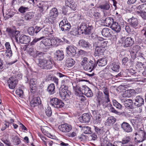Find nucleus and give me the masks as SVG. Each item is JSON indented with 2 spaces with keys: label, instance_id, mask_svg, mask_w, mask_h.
<instances>
[{
  "label": "nucleus",
  "instance_id": "774afa93",
  "mask_svg": "<svg viewBox=\"0 0 146 146\" xmlns=\"http://www.w3.org/2000/svg\"><path fill=\"white\" fill-rule=\"evenodd\" d=\"M42 27H38L36 26L35 28V33L36 34L38 33H40V32L41 31L42 29Z\"/></svg>",
  "mask_w": 146,
  "mask_h": 146
},
{
  "label": "nucleus",
  "instance_id": "680f3d73",
  "mask_svg": "<svg viewBox=\"0 0 146 146\" xmlns=\"http://www.w3.org/2000/svg\"><path fill=\"white\" fill-rule=\"evenodd\" d=\"M20 35V32L18 31H14V35L12 37H15V38H18Z\"/></svg>",
  "mask_w": 146,
  "mask_h": 146
},
{
  "label": "nucleus",
  "instance_id": "bf43d9fd",
  "mask_svg": "<svg viewBox=\"0 0 146 146\" xmlns=\"http://www.w3.org/2000/svg\"><path fill=\"white\" fill-rule=\"evenodd\" d=\"M130 140V137L129 136H128L126 137L125 138H123L122 139V142L123 144H126L129 142Z\"/></svg>",
  "mask_w": 146,
  "mask_h": 146
},
{
  "label": "nucleus",
  "instance_id": "49530a36",
  "mask_svg": "<svg viewBox=\"0 0 146 146\" xmlns=\"http://www.w3.org/2000/svg\"><path fill=\"white\" fill-rule=\"evenodd\" d=\"M113 104L116 108L119 110L121 109L122 106L121 104L115 100H114L112 101Z\"/></svg>",
  "mask_w": 146,
  "mask_h": 146
},
{
  "label": "nucleus",
  "instance_id": "c03bdc74",
  "mask_svg": "<svg viewBox=\"0 0 146 146\" xmlns=\"http://www.w3.org/2000/svg\"><path fill=\"white\" fill-rule=\"evenodd\" d=\"M34 16V14L33 13L28 12L25 15V18L26 20H28L33 17Z\"/></svg>",
  "mask_w": 146,
  "mask_h": 146
},
{
  "label": "nucleus",
  "instance_id": "13d9d810",
  "mask_svg": "<svg viewBox=\"0 0 146 146\" xmlns=\"http://www.w3.org/2000/svg\"><path fill=\"white\" fill-rule=\"evenodd\" d=\"M84 69L86 70L89 71L92 69L90 64L88 63L83 66Z\"/></svg>",
  "mask_w": 146,
  "mask_h": 146
},
{
  "label": "nucleus",
  "instance_id": "ea45409f",
  "mask_svg": "<svg viewBox=\"0 0 146 146\" xmlns=\"http://www.w3.org/2000/svg\"><path fill=\"white\" fill-rule=\"evenodd\" d=\"M82 130L84 133L85 134H90L91 133V128L87 126H84L82 127Z\"/></svg>",
  "mask_w": 146,
  "mask_h": 146
},
{
  "label": "nucleus",
  "instance_id": "b1692460",
  "mask_svg": "<svg viewBox=\"0 0 146 146\" xmlns=\"http://www.w3.org/2000/svg\"><path fill=\"white\" fill-rule=\"evenodd\" d=\"M58 14L57 9L56 8H54L50 11L49 16L52 18H55L57 17Z\"/></svg>",
  "mask_w": 146,
  "mask_h": 146
},
{
  "label": "nucleus",
  "instance_id": "de8ad7c7",
  "mask_svg": "<svg viewBox=\"0 0 146 146\" xmlns=\"http://www.w3.org/2000/svg\"><path fill=\"white\" fill-rule=\"evenodd\" d=\"M28 33L30 35L33 36L35 33V28L33 27H29L27 30Z\"/></svg>",
  "mask_w": 146,
  "mask_h": 146
},
{
  "label": "nucleus",
  "instance_id": "c85d7f7f",
  "mask_svg": "<svg viewBox=\"0 0 146 146\" xmlns=\"http://www.w3.org/2000/svg\"><path fill=\"white\" fill-rule=\"evenodd\" d=\"M87 25L85 23H82L80 26L78 27V30L80 31V33L83 34V32L86 29Z\"/></svg>",
  "mask_w": 146,
  "mask_h": 146
},
{
  "label": "nucleus",
  "instance_id": "09e8293b",
  "mask_svg": "<svg viewBox=\"0 0 146 146\" xmlns=\"http://www.w3.org/2000/svg\"><path fill=\"white\" fill-rule=\"evenodd\" d=\"M136 56L138 57V59L140 60L141 61H144L145 60V58L143 57V54L140 52L136 54Z\"/></svg>",
  "mask_w": 146,
  "mask_h": 146
},
{
  "label": "nucleus",
  "instance_id": "bb28decb",
  "mask_svg": "<svg viewBox=\"0 0 146 146\" xmlns=\"http://www.w3.org/2000/svg\"><path fill=\"white\" fill-rule=\"evenodd\" d=\"M55 86L54 84H50L48 86L47 89V91L50 95L54 94L55 92Z\"/></svg>",
  "mask_w": 146,
  "mask_h": 146
},
{
  "label": "nucleus",
  "instance_id": "393cba45",
  "mask_svg": "<svg viewBox=\"0 0 146 146\" xmlns=\"http://www.w3.org/2000/svg\"><path fill=\"white\" fill-rule=\"evenodd\" d=\"M116 119L113 117H110L108 118L107 119L105 124L106 125L110 126L113 124L115 122Z\"/></svg>",
  "mask_w": 146,
  "mask_h": 146
},
{
  "label": "nucleus",
  "instance_id": "20e7f679",
  "mask_svg": "<svg viewBox=\"0 0 146 146\" xmlns=\"http://www.w3.org/2000/svg\"><path fill=\"white\" fill-rule=\"evenodd\" d=\"M50 102L52 106L57 108H62L64 106V104L62 101L56 98L51 99Z\"/></svg>",
  "mask_w": 146,
  "mask_h": 146
},
{
  "label": "nucleus",
  "instance_id": "8fccbe9b",
  "mask_svg": "<svg viewBox=\"0 0 146 146\" xmlns=\"http://www.w3.org/2000/svg\"><path fill=\"white\" fill-rule=\"evenodd\" d=\"M29 8L23 6H21L19 9V11L21 13H24L26 11H28Z\"/></svg>",
  "mask_w": 146,
  "mask_h": 146
},
{
  "label": "nucleus",
  "instance_id": "dca6fc26",
  "mask_svg": "<svg viewBox=\"0 0 146 146\" xmlns=\"http://www.w3.org/2000/svg\"><path fill=\"white\" fill-rule=\"evenodd\" d=\"M134 43V40L133 38L127 37L124 40L123 46L124 47H127L132 46Z\"/></svg>",
  "mask_w": 146,
  "mask_h": 146
},
{
  "label": "nucleus",
  "instance_id": "58836bf2",
  "mask_svg": "<svg viewBox=\"0 0 146 146\" xmlns=\"http://www.w3.org/2000/svg\"><path fill=\"white\" fill-rule=\"evenodd\" d=\"M93 29V27L92 26H89L86 27V29L83 32V34L85 35H90L92 33V30Z\"/></svg>",
  "mask_w": 146,
  "mask_h": 146
},
{
  "label": "nucleus",
  "instance_id": "4468645a",
  "mask_svg": "<svg viewBox=\"0 0 146 146\" xmlns=\"http://www.w3.org/2000/svg\"><path fill=\"white\" fill-rule=\"evenodd\" d=\"M128 22L129 25L132 27L137 28L139 24L138 19L136 18L132 17L128 19Z\"/></svg>",
  "mask_w": 146,
  "mask_h": 146
},
{
  "label": "nucleus",
  "instance_id": "9b49d317",
  "mask_svg": "<svg viewBox=\"0 0 146 146\" xmlns=\"http://www.w3.org/2000/svg\"><path fill=\"white\" fill-rule=\"evenodd\" d=\"M91 118L89 114L88 113L83 114L79 118V121L82 123H87L90 121Z\"/></svg>",
  "mask_w": 146,
  "mask_h": 146
},
{
  "label": "nucleus",
  "instance_id": "a211bd4d",
  "mask_svg": "<svg viewBox=\"0 0 146 146\" xmlns=\"http://www.w3.org/2000/svg\"><path fill=\"white\" fill-rule=\"evenodd\" d=\"M17 81L15 79L14 77L10 78L7 81L9 88L11 89L15 88L16 84Z\"/></svg>",
  "mask_w": 146,
  "mask_h": 146
},
{
  "label": "nucleus",
  "instance_id": "4d7b16f0",
  "mask_svg": "<svg viewBox=\"0 0 146 146\" xmlns=\"http://www.w3.org/2000/svg\"><path fill=\"white\" fill-rule=\"evenodd\" d=\"M109 142V141H108V138L107 137H105L103 139L102 142L101 143V145L98 146H105Z\"/></svg>",
  "mask_w": 146,
  "mask_h": 146
},
{
  "label": "nucleus",
  "instance_id": "aec40b11",
  "mask_svg": "<svg viewBox=\"0 0 146 146\" xmlns=\"http://www.w3.org/2000/svg\"><path fill=\"white\" fill-rule=\"evenodd\" d=\"M112 31L111 30L108 28H105L102 30V35L105 37H110L111 36Z\"/></svg>",
  "mask_w": 146,
  "mask_h": 146
},
{
  "label": "nucleus",
  "instance_id": "1a4fd4ad",
  "mask_svg": "<svg viewBox=\"0 0 146 146\" xmlns=\"http://www.w3.org/2000/svg\"><path fill=\"white\" fill-rule=\"evenodd\" d=\"M97 42L98 44L99 43V46L102 48L104 49L107 46L108 42L106 39H104L102 37H97L96 40L94 42Z\"/></svg>",
  "mask_w": 146,
  "mask_h": 146
},
{
  "label": "nucleus",
  "instance_id": "2f4dec72",
  "mask_svg": "<svg viewBox=\"0 0 146 146\" xmlns=\"http://www.w3.org/2000/svg\"><path fill=\"white\" fill-rule=\"evenodd\" d=\"M75 61L72 59L70 58H67L66 62V65L68 67L72 66L75 64Z\"/></svg>",
  "mask_w": 146,
  "mask_h": 146
},
{
  "label": "nucleus",
  "instance_id": "79ce46f5",
  "mask_svg": "<svg viewBox=\"0 0 146 146\" xmlns=\"http://www.w3.org/2000/svg\"><path fill=\"white\" fill-rule=\"evenodd\" d=\"M45 55V53L42 52H40L37 51L35 58H38V60L39 61V59L40 58L42 59V58L44 57Z\"/></svg>",
  "mask_w": 146,
  "mask_h": 146
},
{
  "label": "nucleus",
  "instance_id": "3c124183",
  "mask_svg": "<svg viewBox=\"0 0 146 146\" xmlns=\"http://www.w3.org/2000/svg\"><path fill=\"white\" fill-rule=\"evenodd\" d=\"M14 31L13 29L9 28H7L6 30V32L8 33L9 35L12 37L14 35Z\"/></svg>",
  "mask_w": 146,
  "mask_h": 146
},
{
  "label": "nucleus",
  "instance_id": "e433bc0d",
  "mask_svg": "<svg viewBox=\"0 0 146 146\" xmlns=\"http://www.w3.org/2000/svg\"><path fill=\"white\" fill-rule=\"evenodd\" d=\"M107 60L104 58H101L99 59L97 62V64L99 66H105L107 63Z\"/></svg>",
  "mask_w": 146,
  "mask_h": 146
},
{
  "label": "nucleus",
  "instance_id": "f257e3e1",
  "mask_svg": "<svg viewBox=\"0 0 146 146\" xmlns=\"http://www.w3.org/2000/svg\"><path fill=\"white\" fill-rule=\"evenodd\" d=\"M53 61L50 59L46 60L43 58L42 59L40 58L39 59L38 66L41 69H50L53 66Z\"/></svg>",
  "mask_w": 146,
  "mask_h": 146
},
{
  "label": "nucleus",
  "instance_id": "4be33fe9",
  "mask_svg": "<svg viewBox=\"0 0 146 146\" xmlns=\"http://www.w3.org/2000/svg\"><path fill=\"white\" fill-rule=\"evenodd\" d=\"M110 27L111 29L117 33L120 32L121 30V27L118 23L114 22L111 25Z\"/></svg>",
  "mask_w": 146,
  "mask_h": 146
},
{
  "label": "nucleus",
  "instance_id": "f8f14e48",
  "mask_svg": "<svg viewBox=\"0 0 146 146\" xmlns=\"http://www.w3.org/2000/svg\"><path fill=\"white\" fill-rule=\"evenodd\" d=\"M121 128L125 132L130 133L132 131L133 129L131 126L126 122H123L121 125Z\"/></svg>",
  "mask_w": 146,
  "mask_h": 146
},
{
  "label": "nucleus",
  "instance_id": "e2e57ef3",
  "mask_svg": "<svg viewBox=\"0 0 146 146\" xmlns=\"http://www.w3.org/2000/svg\"><path fill=\"white\" fill-rule=\"evenodd\" d=\"M50 44L51 46L52 45H57L58 44H57V41L56 40V38H54L50 40Z\"/></svg>",
  "mask_w": 146,
  "mask_h": 146
},
{
  "label": "nucleus",
  "instance_id": "473e14b6",
  "mask_svg": "<svg viewBox=\"0 0 146 146\" xmlns=\"http://www.w3.org/2000/svg\"><path fill=\"white\" fill-rule=\"evenodd\" d=\"M106 106H103L104 107H108L110 111L115 114H118L119 113L118 112L115 110L112 105L110 103H108V104H106Z\"/></svg>",
  "mask_w": 146,
  "mask_h": 146
},
{
  "label": "nucleus",
  "instance_id": "5fc2aeb1",
  "mask_svg": "<svg viewBox=\"0 0 146 146\" xmlns=\"http://www.w3.org/2000/svg\"><path fill=\"white\" fill-rule=\"evenodd\" d=\"M23 90L21 89H17L16 91L17 94L20 97L23 96Z\"/></svg>",
  "mask_w": 146,
  "mask_h": 146
},
{
  "label": "nucleus",
  "instance_id": "a19ab883",
  "mask_svg": "<svg viewBox=\"0 0 146 146\" xmlns=\"http://www.w3.org/2000/svg\"><path fill=\"white\" fill-rule=\"evenodd\" d=\"M138 135L139 136H141V139L139 140H137V141L138 142H142L145 139H146V133L145 132L142 131L140 133V134H139Z\"/></svg>",
  "mask_w": 146,
  "mask_h": 146
},
{
  "label": "nucleus",
  "instance_id": "39448f33",
  "mask_svg": "<svg viewBox=\"0 0 146 146\" xmlns=\"http://www.w3.org/2000/svg\"><path fill=\"white\" fill-rule=\"evenodd\" d=\"M99 45V43L97 42L93 43V47L95 49L94 53L95 56H98L102 54L104 51L105 49L101 48Z\"/></svg>",
  "mask_w": 146,
  "mask_h": 146
},
{
  "label": "nucleus",
  "instance_id": "37998d69",
  "mask_svg": "<svg viewBox=\"0 0 146 146\" xmlns=\"http://www.w3.org/2000/svg\"><path fill=\"white\" fill-rule=\"evenodd\" d=\"M37 51L35 49L31 48L29 49L28 53L31 56L35 58Z\"/></svg>",
  "mask_w": 146,
  "mask_h": 146
},
{
  "label": "nucleus",
  "instance_id": "412c9836",
  "mask_svg": "<svg viewBox=\"0 0 146 146\" xmlns=\"http://www.w3.org/2000/svg\"><path fill=\"white\" fill-rule=\"evenodd\" d=\"M102 89V90L104 93V96H105V98L108 101H110L109 98V91L108 89L105 85H102L101 86Z\"/></svg>",
  "mask_w": 146,
  "mask_h": 146
},
{
  "label": "nucleus",
  "instance_id": "603ef678",
  "mask_svg": "<svg viewBox=\"0 0 146 146\" xmlns=\"http://www.w3.org/2000/svg\"><path fill=\"white\" fill-rule=\"evenodd\" d=\"M71 34L75 36L81 34L80 33V31L78 30V28L74 29L73 31L71 32Z\"/></svg>",
  "mask_w": 146,
  "mask_h": 146
},
{
  "label": "nucleus",
  "instance_id": "f704fd0d",
  "mask_svg": "<svg viewBox=\"0 0 146 146\" xmlns=\"http://www.w3.org/2000/svg\"><path fill=\"white\" fill-rule=\"evenodd\" d=\"M102 120L101 115L99 113L94 117V122L95 124H99Z\"/></svg>",
  "mask_w": 146,
  "mask_h": 146
},
{
  "label": "nucleus",
  "instance_id": "6e6d98bb",
  "mask_svg": "<svg viewBox=\"0 0 146 146\" xmlns=\"http://www.w3.org/2000/svg\"><path fill=\"white\" fill-rule=\"evenodd\" d=\"M140 47L138 45H135L133 47L132 50H131L134 51L135 52H136L137 54L138 52H139V50Z\"/></svg>",
  "mask_w": 146,
  "mask_h": 146
},
{
  "label": "nucleus",
  "instance_id": "a18cd8bd",
  "mask_svg": "<svg viewBox=\"0 0 146 146\" xmlns=\"http://www.w3.org/2000/svg\"><path fill=\"white\" fill-rule=\"evenodd\" d=\"M136 13L141 16L143 19L146 20V12L144 11H137Z\"/></svg>",
  "mask_w": 146,
  "mask_h": 146
},
{
  "label": "nucleus",
  "instance_id": "0eeeda50",
  "mask_svg": "<svg viewBox=\"0 0 146 146\" xmlns=\"http://www.w3.org/2000/svg\"><path fill=\"white\" fill-rule=\"evenodd\" d=\"M59 26L62 31H69L71 28L70 24L68 23L65 18H64L60 22Z\"/></svg>",
  "mask_w": 146,
  "mask_h": 146
},
{
  "label": "nucleus",
  "instance_id": "9d476101",
  "mask_svg": "<svg viewBox=\"0 0 146 146\" xmlns=\"http://www.w3.org/2000/svg\"><path fill=\"white\" fill-rule=\"evenodd\" d=\"M76 48L74 45H70L67 46L66 48L67 53L72 56H76Z\"/></svg>",
  "mask_w": 146,
  "mask_h": 146
},
{
  "label": "nucleus",
  "instance_id": "4c0bfd02",
  "mask_svg": "<svg viewBox=\"0 0 146 146\" xmlns=\"http://www.w3.org/2000/svg\"><path fill=\"white\" fill-rule=\"evenodd\" d=\"M50 40L48 38L43 39L40 42V45L42 44L45 46H51Z\"/></svg>",
  "mask_w": 146,
  "mask_h": 146
},
{
  "label": "nucleus",
  "instance_id": "c9c22d12",
  "mask_svg": "<svg viewBox=\"0 0 146 146\" xmlns=\"http://www.w3.org/2000/svg\"><path fill=\"white\" fill-rule=\"evenodd\" d=\"M111 67L114 71L118 72L119 70V66L118 63L113 62L111 65Z\"/></svg>",
  "mask_w": 146,
  "mask_h": 146
},
{
  "label": "nucleus",
  "instance_id": "f03ea898",
  "mask_svg": "<svg viewBox=\"0 0 146 146\" xmlns=\"http://www.w3.org/2000/svg\"><path fill=\"white\" fill-rule=\"evenodd\" d=\"M130 92L134 93L135 90H131L126 91L125 93L124 94L123 97L121 98V101L124 102V106L125 107L129 109H131L133 108V101L131 99H129L124 98V97L129 98V96L126 95V93H130Z\"/></svg>",
  "mask_w": 146,
  "mask_h": 146
},
{
  "label": "nucleus",
  "instance_id": "052dcab7",
  "mask_svg": "<svg viewBox=\"0 0 146 146\" xmlns=\"http://www.w3.org/2000/svg\"><path fill=\"white\" fill-rule=\"evenodd\" d=\"M94 128L95 131L98 134H100L102 133L103 130L99 128L98 127L94 126Z\"/></svg>",
  "mask_w": 146,
  "mask_h": 146
},
{
  "label": "nucleus",
  "instance_id": "7c9ffc66",
  "mask_svg": "<svg viewBox=\"0 0 146 146\" xmlns=\"http://www.w3.org/2000/svg\"><path fill=\"white\" fill-rule=\"evenodd\" d=\"M113 21V19L112 18L107 17L104 20V23L106 24L107 26L110 27L111 25L114 22Z\"/></svg>",
  "mask_w": 146,
  "mask_h": 146
},
{
  "label": "nucleus",
  "instance_id": "864d4df0",
  "mask_svg": "<svg viewBox=\"0 0 146 146\" xmlns=\"http://www.w3.org/2000/svg\"><path fill=\"white\" fill-rule=\"evenodd\" d=\"M46 115L48 117H50L52 114V111L50 107H48L45 110Z\"/></svg>",
  "mask_w": 146,
  "mask_h": 146
},
{
  "label": "nucleus",
  "instance_id": "7ed1b4c3",
  "mask_svg": "<svg viewBox=\"0 0 146 146\" xmlns=\"http://www.w3.org/2000/svg\"><path fill=\"white\" fill-rule=\"evenodd\" d=\"M74 88L76 90L81 92L82 94H84L87 97H90L92 96L93 94L91 90L86 86H83L81 88L79 86L76 85L75 83L72 84Z\"/></svg>",
  "mask_w": 146,
  "mask_h": 146
},
{
  "label": "nucleus",
  "instance_id": "423d86ee",
  "mask_svg": "<svg viewBox=\"0 0 146 146\" xmlns=\"http://www.w3.org/2000/svg\"><path fill=\"white\" fill-rule=\"evenodd\" d=\"M97 97L98 102L100 104H101L103 106H106V104H108L110 101H107L106 99L105 98V96H104L103 93L100 91L98 92Z\"/></svg>",
  "mask_w": 146,
  "mask_h": 146
},
{
  "label": "nucleus",
  "instance_id": "a878e982",
  "mask_svg": "<svg viewBox=\"0 0 146 146\" xmlns=\"http://www.w3.org/2000/svg\"><path fill=\"white\" fill-rule=\"evenodd\" d=\"M59 93L61 97L65 98L68 97L70 94V93L69 91L64 89H62L60 91Z\"/></svg>",
  "mask_w": 146,
  "mask_h": 146
},
{
  "label": "nucleus",
  "instance_id": "6ab92c4d",
  "mask_svg": "<svg viewBox=\"0 0 146 146\" xmlns=\"http://www.w3.org/2000/svg\"><path fill=\"white\" fill-rule=\"evenodd\" d=\"M41 104V101L39 97L35 98L30 102V105L32 107H34Z\"/></svg>",
  "mask_w": 146,
  "mask_h": 146
},
{
  "label": "nucleus",
  "instance_id": "69168bd1",
  "mask_svg": "<svg viewBox=\"0 0 146 146\" xmlns=\"http://www.w3.org/2000/svg\"><path fill=\"white\" fill-rule=\"evenodd\" d=\"M113 146H123V144L121 141H115L113 143Z\"/></svg>",
  "mask_w": 146,
  "mask_h": 146
},
{
  "label": "nucleus",
  "instance_id": "5701e85b",
  "mask_svg": "<svg viewBox=\"0 0 146 146\" xmlns=\"http://www.w3.org/2000/svg\"><path fill=\"white\" fill-rule=\"evenodd\" d=\"M56 58L58 60H62L64 58V55L63 52L62 50H58L56 52Z\"/></svg>",
  "mask_w": 146,
  "mask_h": 146
},
{
  "label": "nucleus",
  "instance_id": "f3484780",
  "mask_svg": "<svg viewBox=\"0 0 146 146\" xmlns=\"http://www.w3.org/2000/svg\"><path fill=\"white\" fill-rule=\"evenodd\" d=\"M30 38L25 35H22L19 37V42L21 44H27L30 42Z\"/></svg>",
  "mask_w": 146,
  "mask_h": 146
},
{
  "label": "nucleus",
  "instance_id": "cd10ccee",
  "mask_svg": "<svg viewBox=\"0 0 146 146\" xmlns=\"http://www.w3.org/2000/svg\"><path fill=\"white\" fill-rule=\"evenodd\" d=\"M78 44L80 46L84 48L89 47L90 46V44L88 41L83 39L80 40Z\"/></svg>",
  "mask_w": 146,
  "mask_h": 146
},
{
  "label": "nucleus",
  "instance_id": "338daca9",
  "mask_svg": "<svg viewBox=\"0 0 146 146\" xmlns=\"http://www.w3.org/2000/svg\"><path fill=\"white\" fill-rule=\"evenodd\" d=\"M30 88L31 92H33L34 91L33 90H35L36 89V85L33 84H30Z\"/></svg>",
  "mask_w": 146,
  "mask_h": 146
},
{
  "label": "nucleus",
  "instance_id": "6e6552de",
  "mask_svg": "<svg viewBox=\"0 0 146 146\" xmlns=\"http://www.w3.org/2000/svg\"><path fill=\"white\" fill-rule=\"evenodd\" d=\"M58 128L60 131L65 133L70 132L72 129V125L67 123L58 126Z\"/></svg>",
  "mask_w": 146,
  "mask_h": 146
},
{
  "label": "nucleus",
  "instance_id": "ddd939ff",
  "mask_svg": "<svg viewBox=\"0 0 146 146\" xmlns=\"http://www.w3.org/2000/svg\"><path fill=\"white\" fill-rule=\"evenodd\" d=\"M134 105L138 107L141 106L144 103V100L140 96H137L134 99Z\"/></svg>",
  "mask_w": 146,
  "mask_h": 146
},
{
  "label": "nucleus",
  "instance_id": "c756f323",
  "mask_svg": "<svg viewBox=\"0 0 146 146\" xmlns=\"http://www.w3.org/2000/svg\"><path fill=\"white\" fill-rule=\"evenodd\" d=\"M11 137L12 141L14 145H18L21 142L20 138L17 135H13Z\"/></svg>",
  "mask_w": 146,
  "mask_h": 146
},
{
  "label": "nucleus",
  "instance_id": "72a5a7b5",
  "mask_svg": "<svg viewBox=\"0 0 146 146\" xmlns=\"http://www.w3.org/2000/svg\"><path fill=\"white\" fill-rule=\"evenodd\" d=\"M99 8L104 11H108L110 8V4L109 3L106 2L104 4L100 5Z\"/></svg>",
  "mask_w": 146,
  "mask_h": 146
},
{
  "label": "nucleus",
  "instance_id": "2eb2a0df",
  "mask_svg": "<svg viewBox=\"0 0 146 146\" xmlns=\"http://www.w3.org/2000/svg\"><path fill=\"white\" fill-rule=\"evenodd\" d=\"M47 33V31L45 30V29H42L41 31L40 32V33H39V34H40L42 36L39 38H35L33 40L32 42V44H33L36 42L38 41H39L45 38V36H46L45 35Z\"/></svg>",
  "mask_w": 146,
  "mask_h": 146
},
{
  "label": "nucleus",
  "instance_id": "0e129e2a",
  "mask_svg": "<svg viewBox=\"0 0 146 146\" xmlns=\"http://www.w3.org/2000/svg\"><path fill=\"white\" fill-rule=\"evenodd\" d=\"M77 6L76 4L73 2L70 6L69 7L73 10H75L76 9Z\"/></svg>",
  "mask_w": 146,
  "mask_h": 146
}]
</instances>
